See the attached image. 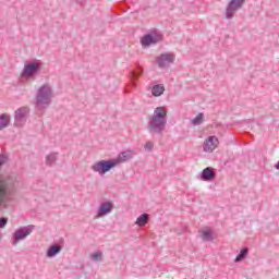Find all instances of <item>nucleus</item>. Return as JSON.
Returning <instances> with one entry per match:
<instances>
[{"instance_id":"12","label":"nucleus","mask_w":279,"mask_h":279,"mask_svg":"<svg viewBox=\"0 0 279 279\" xmlns=\"http://www.w3.org/2000/svg\"><path fill=\"white\" fill-rule=\"evenodd\" d=\"M27 114H29V108L27 107H22L15 111V125L17 128L25 125Z\"/></svg>"},{"instance_id":"25","label":"nucleus","mask_w":279,"mask_h":279,"mask_svg":"<svg viewBox=\"0 0 279 279\" xmlns=\"http://www.w3.org/2000/svg\"><path fill=\"white\" fill-rule=\"evenodd\" d=\"M8 162V156L5 155H0V167H3Z\"/></svg>"},{"instance_id":"27","label":"nucleus","mask_w":279,"mask_h":279,"mask_svg":"<svg viewBox=\"0 0 279 279\" xmlns=\"http://www.w3.org/2000/svg\"><path fill=\"white\" fill-rule=\"evenodd\" d=\"M75 3H77L78 5H84V3H86V0H74Z\"/></svg>"},{"instance_id":"17","label":"nucleus","mask_w":279,"mask_h":279,"mask_svg":"<svg viewBox=\"0 0 279 279\" xmlns=\"http://www.w3.org/2000/svg\"><path fill=\"white\" fill-rule=\"evenodd\" d=\"M163 93H165V85L162 84H157L151 88V95L154 97H160V95H162Z\"/></svg>"},{"instance_id":"2","label":"nucleus","mask_w":279,"mask_h":279,"mask_svg":"<svg viewBox=\"0 0 279 279\" xmlns=\"http://www.w3.org/2000/svg\"><path fill=\"white\" fill-rule=\"evenodd\" d=\"M16 195V179L0 174V208H9Z\"/></svg>"},{"instance_id":"3","label":"nucleus","mask_w":279,"mask_h":279,"mask_svg":"<svg viewBox=\"0 0 279 279\" xmlns=\"http://www.w3.org/2000/svg\"><path fill=\"white\" fill-rule=\"evenodd\" d=\"M148 132L150 134H162L167 128V108L157 107L148 119Z\"/></svg>"},{"instance_id":"10","label":"nucleus","mask_w":279,"mask_h":279,"mask_svg":"<svg viewBox=\"0 0 279 279\" xmlns=\"http://www.w3.org/2000/svg\"><path fill=\"white\" fill-rule=\"evenodd\" d=\"M114 210V204L110 201H106L100 203L97 209V219H101V217H106L107 215H110Z\"/></svg>"},{"instance_id":"21","label":"nucleus","mask_w":279,"mask_h":279,"mask_svg":"<svg viewBox=\"0 0 279 279\" xmlns=\"http://www.w3.org/2000/svg\"><path fill=\"white\" fill-rule=\"evenodd\" d=\"M250 250L247 247H244L240 251L239 255L235 257L234 263H241V260H245L247 258Z\"/></svg>"},{"instance_id":"7","label":"nucleus","mask_w":279,"mask_h":279,"mask_svg":"<svg viewBox=\"0 0 279 279\" xmlns=\"http://www.w3.org/2000/svg\"><path fill=\"white\" fill-rule=\"evenodd\" d=\"M160 41H162V33L153 31L142 37L141 45L142 47H151V45H158Z\"/></svg>"},{"instance_id":"23","label":"nucleus","mask_w":279,"mask_h":279,"mask_svg":"<svg viewBox=\"0 0 279 279\" xmlns=\"http://www.w3.org/2000/svg\"><path fill=\"white\" fill-rule=\"evenodd\" d=\"M192 125H202L204 123V113H198L194 119L191 121Z\"/></svg>"},{"instance_id":"9","label":"nucleus","mask_w":279,"mask_h":279,"mask_svg":"<svg viewBox=\"0 0 279 279\" xmlns=\"http://www.w3.org/2000/svg\"><path fill=\"white\" fill-rule=\"evenodd\" d=\"M156 62L159 69H169L175 62V54L171 52L161 53L156 58Z\"/></svg>"},{"instance_id":"16","label":"nucleus","mask_w":279,"mask_h":279,"mask_svg":"<svg viewBox=\"0 0 279 279\" xmlns=\"http://www.w3.org/2000/svg\"><path fill=\"white\" fill-rule=\"evenodd\" d=\"M149 222V214H142L135 221V225L140 228H143L144 226H147Z\"/></svg>"},{"instance_id":"18","label":"nucleus","mask_w":279,"mask_h":279,"mask_svg":"<svg viewBox=\"0 0 279 279\" xmlns=\"http://www.w3.org/2000/svg\"><path fill=\"white\" fill-rule=\"evenodd\" d=\"M58 161V153H50L48 156H46V165L48 167H53L56 162Z\"/></svg>"},{"instance_id":"14","label":"nucleus","mask_w":279,"mask_h":279,"mask_svg":"<svg viewBox=\"0 0 279 279\" xmlns=\"http://www.w3.org/2000/svg\"><path fill=\"white\" fill-rule=\"evenodd\" d=\"M60 252H62V246L59 244H53L48 248L46 256L48 258H53L54 256H58Z\"/></svg>"},{"instance_id":"11","label":"nucleus","mask_w":279,"mask_h":279,"mask_svg":"<svg viewBox=\"0 0 279 279\" xmlns=\"http://www.w3.org/2000/svg\"><path fill=\"white\" fill-rule=\"evenodd\" d=\"M219 147V138L217 136H208L203 144V151L206 154H213V151Z\"/></svg>"},{"instance_id":"26","label":"nucleus","mask_w":279,"mask_h":279,"mask_svg":"<svg viewBox=\"0 0 279 279\" xmlns=\"http://www.w3.org/2000/svg\"><path fill=\"white\" fill-rule=\"evenodd\" d=\"M8 226V218H0V228H5Z\"/></svg>"},{"instance_id":"13","label":"nucleus","mask_w":279,"mask_h":279,"mask_svg":"<svg viewBox=\"0 0 279 279\" xmlns=\"http://www.w3.org/2000/svg\"><path fill=\"white\" fill-rule=\"evenodd\" d=\"M217 177L215 169L213 167H207L202 171L201 180L203 182H213V180Z\"/></svg>"},{"instance_id":"1","label":"nucleus","mask_w":279,"mask_h":279,"mask_svg":"<svg viewBox=\"0 0 279 279\" xmlns=\"http://www.w3.org/2000/svg\"><path fill=\"white\" fill-rule=\"evenodd\" d=\"M134 158V150H124L118 155L116 159L111 160H99L92 165L90 169L94 173H99L100 175H106L108 171L118 167V165H123V162H128V160H132Z\"/></svg>"},{"instance_id":"19","label":"nucleus","mask_w":279,"mask_h":279,"mask_svg":"<svg viewBox=\"0 0 279 279\" xmlns=\"http://www.w3.org/2000/svg\"><path fill=\"white\" fill-rule=\"evenodd\" d=\"M10 125V116L8 113H2L0 116V130H5Z\"/></svg>"},{"instance_id":"22","label":"nucleus","mask_w":279,"mask_h":279,"mask_svg":"<svg viewBox=\"0 0 279 279\" xmlns=\"http://www.w3.org/2000/svg\"><path fill=\"white\" fill-rule=\"evenodd\" d=\"M89 258H90V260H93L94 263H99V262H101L102 258H104V252H101V251H96V252H94V253H92V254L89 255Z\"/></svg>"},{"instance_id":"15","label":"nucleus","mask_w":279,"mask_h":279,"mask_svg":"<svg viewBox=\"0 0 279 279\" xmlns=\"http://www.w3.org/2000/svg\"><path fill=\"white\" fill-rule=\"evenodd\" d=\"M201 239L205 242L215 241V231L213 229H205L202 231Z\"/></svg>"},{"instance_id":"20","label":"nucleus","mask_w":279,"mask_h":279,"mask_svg":"<svg viewBox=\"0 0 279 279\" xmlns=\"http://www.w3.org/2000/svg\"><path fill=\"white\" fill-rule=\"evenodd\" d=\"M141 75H143V69H138L137 71L131 72V84L132 86H134V88L136 86V80H138Z\"/></svg>"},{"instance_id":"5","label":"nucleus","mask_w":279,"mask_h":279,"mask_svg":"<svg viewBox=\"0 0 279 279\" xmlns=\"http://www.w3.org/2000/svg\"><path fill=\"white\" fill-rule=\"evenodd\" d=\"M41 69L43 63L40 61L25 63L20 75V82H23L24 80H36Z\"/></svg>"},{"instance_id":"8","label":"nucleus","mask_w":279,"mask_h":279,"mask_svg":"<svg viewBox=\"0 0 279 279\" xmlns=\"http://www.w3.org/2000/svg\"><path fill=\"white\" fill-rule=\"evenodd\" d=\"M244 3L245 0H230L226 8V19L228 21L234 19V15L236 14L238 10H241Z\"/></svg>"},{"instance_id":"6","label":"nucleus","mask_w":279,"mask_h":279,"mask_svg":"<svg viewBox=\"0 0 279 279\" xmlns=\"http://www.w3.org/2000/svg\"><path fill=\"white\" fill-rule=\"evenodd\" d=\"M34 225H28L16 229L11 236V245L16 246L21 241H25L34 232Z\"/></svg>"},{"instance_id":"24","label":"nucleus","mask_w":279,"mask_h":279,"mask_svg":"<svg viewBox=\"0 0 279 279\" xmlns=\"http://www.w3.org/2000/svg\"><path fill=\"white\" fill-rule=\"evenodd\" d=\"M144 148L146 151H151L154 149V144L151 142H147Z\"/></svg>"},{"instance_id":"4","label":"nucleus","mask_w":279,"mask_h":279,"mask_svg":"<svg viewBox=\"0 0 279 279\" xmlns=\"http://www.w3.org/2000/svg\"><path fill=\"white\" fill-rule=\"evenodd\" d=\"M51 101H53V87L46 83L37 90L35 106L37 110H46V108L51 106Z\"/></svg>"}]
</instances>
